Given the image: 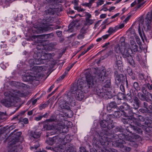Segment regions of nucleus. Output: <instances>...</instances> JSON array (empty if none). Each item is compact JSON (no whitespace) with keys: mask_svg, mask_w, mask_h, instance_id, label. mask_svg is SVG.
Listing matches in <instances>:
<instances>
[{"mask_svg":"<svg viewBox=\"0 0 152 152\" xmlns=\"http://www.w3.org/2000/svg\"><path fill=\"white\" fill-rule=\"evenodd\" d=\"M65 115L69 118L72 117L73 115V113L70 109L66 110L65 111Z\"/></svg>","mask_w":152,"mask_h":152,"instance_id":"obj_24","label":"nucleus"},{"mask_svg":"<svg viewBox=\"0 0 152 152\" xmlns=\"http://www.w3.org/2000/svg\"><path fill=\"white\" fill-rule=\"evenodd\" d=\"M118 99H119L121 101H123L125 97V95L123 93H119L118 94Z\"/></svg>","mask_w":152,"mask_h":152,"instance_id":"obj_35","label":"nucleus"},{"mask_svg":"<svg viewBox=\"0 0 152 152\" xmlns=\"http://www.w3.org/2000/svg\"><path fill=\"white\" fill-rule=\"evenodd\" d=\"M125 150L127 152L130 151L131 150V148L129 147H126L125 148Z\"/></svg>","mask_w":152,"mask_h":152,"instance_id":"obj_60","label":"nucleus"},{"mask_svg":"<svg viewBox=\"0 0 152 152\" xmlns=\"http://www.w3.org/2000/svg\"><path fill=\"white\" fill-rule=\"evenodd\" d=\"M77 90L75 92V99L79 101H81L83 99L84 97V94L83 91L84 92L83 89H81L79 88L77 85Z\"/></svg>","mask_w":152,"mask_h":152,"instance_id":"obj_15","label":"nucleus"},{"mask_svg":"<svg viewBox=\"0 0 152 152\" xmlns=\"http://www.w3.org/2000/svg\"><path fill=\"white\" fill-rule=\"evenodd\" d=\"M73 23H71L68 26L69 29L68 30V31L69 32H72V29H73L75 27L74 25H73Z\"/></svg>","mask_w":152,"mask_h":152,"instance_id":"obj_39","label":"nucleus"},{"mask_svg":"<svg viewBox=\"0 0 152 152\" xmlns=\"http://www.w3.org/2000/svg\"><path fill=\"white\" fill-rule=\"evenodd\" d=\"M129 47L130 49V51L131 52H136L138 50V46L136 44V45H134Z\"/></svg>","mask_w":152,"mask_h":152,"instance_id":"obj_33","label":"nucleus"},{"mask_svg":"<svg viewBox=\"0 0 152 152\" xmlns=\"http://www.w3.org/2000/svg\"><path fill=\"white\" fill-rule=\"evenodd\" d=\"M86 26L84 25V26L82 27L80 31V33H82L85 35L87 33V31L88 29V27H86Z\"/></svg>","mask_w":152,"mask_h":152,"instance_id":"obj_31","label":"nucleus"},{"mask_svg":"<svg viewBox=\"0 0 152 152\" xmlns=\"http://www.w3.org/2000/svg\"><path fill=\"white\" fill-rule=\"evenodd\" d=\"M52 25H44L43 27L38 28H37V31L38 33H41L44 31H47L49 30H52V28L50 27Z\"/></svg>","mask_w":152,"mask_h":152,"instance_id":"obj_18","label":"nucleus"},{"mask_svg":"<svg viewBox=\"0 0 152 152\" xmlns=\"http://www.w3.org/2000/svg\"><path fill=\"white\" fill-rule=\"evenodd\" d=\"M28 63L30 64H41L43 63L41 60H39V58H38L37 56H36L35 58L29 60Z\"/></svg>","mask_w":152,"mask_h":152,"instance_id":"obj_19","label":"nucleus"},{"mask_svg":"<svg viewBox=\"0 0 152 152\" xmlns=\"http://www.w3.org/2000/svg\"><path fill=\"white\" fill-rule=\"evenodd\" d=\"M127 32L129 33V35H130L131 36L130 38H133V37L136 34L134 29L130 28L127 31Z\"/></svg>","mask_w":152,"mask_h":152,"instance_id":"obj_25","label":"nucleus"},{"mask_svg":"<svg viewBox=\"0 0 152 152\" xmlns=\"http://www.w3.org/2000/svg\"><path fill=\"white\" fill-rule=\"evenodd\" d=\"M20 121L21 122H23L25 124H27L28 122V119L26 118L22 119L20 120Z\"/></svg>","mask_w":152,"mask_h":152,"instance_id":"obj_42","label":"nucleus"},{"mask_svg":"<svg viewBox=\"0 0 152 152\" xmlns=\"http://www.w3.org/2000/svg\"><path fill=\"white\" fill-rule=\"evenodd\" d=\"M115 64V66L117 67L119 69H121L123 66V63L122 59L121 56H116Z\"/></svg>","mask_w":152,"mask_h":152,"instance_id":"obj_17","label":"nucleus"},{"mask_svg":"<svg viewBox=\"0 0 152 152\" xmlns=\"http://www.w3.org/2000/svg\"><path fill=\"white\" fill-rule=\"evenodd\" d=\"M128 72L129 75H131L132 74V70L129 69L128 70Z\"/></svg>","mask_w":152,"mask_h":152,"instance_id":"obj_62","label":"nucleus"},{"mask_svg":"<svg viewBox=\"0 0 152 152\" xmlns=\"http://www.w3.org/2000/svg\"><path fill=\"white\" fill-rule=\"evenodd\" d=\"M130 106L126 103L123 102L122 104L119 107V109L121 112H125L124 110H127L130 109Z\"/></svg>","mask_w":152,"mask_h":152,"instance_id":"obj_20","label":"nucleus"},{"mask_svg":"<svg viewBox=\"0 0 152 152\" xmlns=\"http://www.w3.org/2000/svg\"><path fill=\"white\" fill-rule=\"evenodd\" d=\"M107 15L105 14H102L100 16L101 18H104L106 17Z\"/></svg>","mask_w":152,"mask_h":152,"instance_id":"obj_53","label":"nucleus"},{"mask_svg":"<svg viewBox=\"0 0 152 152\" xmlns=\"http://www.w3.org/2000/svg\"><path fill=\"white\" fill-rule=\"evenodd\" d=\"M96 74H91L86 73V81L79 80L77 83V86L80 89H83L84 93L87 92L88 89L94 87L96 84V79L99 77Z\"/></svg>","mask_w":152,"mask_h":152,"instance_id":"obj_2","label":"nucleus"},{"mask_svg":"<svg viewBox=\"0 0 152 152\" xmlns=\"http://www.w3.org/2000/svg\"><path fill=\"white\" fill-rule=\"evenodd\" d=\"M68 100V102H69V104L65 101L60 102L59 106L61 109H64L66 111L67 110L69 109L70 105L72 106L75 105V101L73 98H70Z\"/></svg>","mask_w":152,"mask_h":152,"instance_id":"obj_12","label":"nucleus"},{"mask_svg":"<svg viewBox=\"0 0 152 152\" xmlns=\"http://www.w3.org/2000/svg\"><path fill=\"white\" fill-rule=\"evenodd\" d=\"M99 80L103 83V86L105 88H109L110 85V77L108 74L103 71L99 75Z\"/></svg>","mask_w":152,"mask_h":152,"instance_id":"obj_11","label":"nucleus"},{"mask_svg":"<svg viewBox=\"0 0 152 152\" xmlns=\"http://www.w3.org/2000/svg\"><path fill=\"white\" fill-rule=\"evenodd\" d=\"M116 107L117 105L116 103L114 102H110L107 106V109H108V108H109V110H110V108H114Z\"/></svg>","mask_w":152,"mask_h":152,"instance_id":"obj_29","label":"nucleus"},{"mask_svg":"<svg viewBox=\"0 0 152 152\" xmlns=\"http://www.w3.org/2000/svg\"><path fill=\"white\" fill-rule=\"evenodd\" d=\"M41 134L40 132L37 131L31 132H30V136L34 138H39Z\"/></svg>","mask_w":152,"mask_h":152,"instance_id":"obj_22","label":"nucleus"},{"mask_svg":"<svg viewBox=\"0 0 152 152\" xmlns=\"http://www.w3.org/2000/svg\"><path fill=\"white\" fill-rule=\"evenodd\" d=\"M47 106V104H44L41 105L39 107L40 110H42L43 109L45 108Z\"/></svg>","mask_w":152,"mask_h":152,"instance_id":"obj_45","label":"nucleus"},{"mask_svg":"<svg viewBox=\"0 0 152 152\" xmlns=\"http://www.w3.org/2000/svg\"><path fill=\"white\" fill-rule=\"evenodd\" d=\"M145 86L147 87L148 88L149 90H151L152 89V85H150L149 83H148L146 85H145Z\"/></svg>","mask_w":152,"mask_h":152,"instance_id":"obj_46","label":"nucleus"},{"mask_svg":"<svg viewBox=\"0 0 152 152\" xmlns=\"http://www.w3.org/2000/svg\"><path fill=\"white\" fill-rule=\"evenodd\" d=\"M137 4V2L136 1L132 3L131 4V6L132 7H133Z\"/></svg>","mask_w":152,"mask_h":152,"instance_id":"obj_64","label":"nucleus"},{"mask_svg":"<svg viewBox=\"0 0 152 152\" xmlns=\"http://www.w3.org/2000/svg\"><path fill=\"white\" fill-rule=\"evenodd\" d=\"M104 2L103 0H99L97 2V4L98 5H101L103 4Z\"/></svg>","mask_w":152,"mask_h":152,"instance_id":"obj_47","label":"nucleus"},{"mask_svg":"<svg viewBox=\"0 0 152 152\" xmlns=\"http://www.w3.org/2000/svg\"><path fill=\"white\" fill-rule=\"evenodd\" d=\"M82 5L83 6L87 7L89 8H90L91 7L90 4L89 3H83L82 4Z\"/></svg>","mask_w":152,"mask_h":152,"instance_id":"obj_43","label":"nucleus"},{"mask_svg":"<svg viewBox=\"0 0 152 152\" xmlns=\"http://www.w3.org/2000/svg\"><path fill=\"white\" fill-rule=\"evenodd\" d=\"M128 44L126 46L120 47V45L117 44L115 46V51L117 53H121L123 57L126 58L128 63L133 67L135 66V64L131 53L129 52L130 49L128 48Z\"/></svg>","mask_w":152,"mask_h":152,"instance_id":"obj_3","label":"nucleus"},{"mask_svg":"<svg viewBox=\"0 0 152 152\" xmlns=\"http://www.w3.org/2000/svg\"><path fill=\"white\" fill-rule=\"evenodd\" d=\"M125 38L124 37H122L120 39V47H122L123 46H126L127 44H125Z\"/></svg>","mask_w":152,"mask_h":152,"instance_id":"obj_30","label":"nucleus"},{"mask_svg":"<svg viewBox=\"0 0 152 152\" xmlns=\"http://www.w3.org/2000/svg\"><path fill=\"white\" fill-rule=\"evenodd\" d=\"M66 74H65V73L60 77L58 78L59 80L63 79L65 76Z\"/></svg>","mask_w":152,"mask_h":152,"instance_id":"obj_51","label":"nucleus"},{"mask_svg":"<svg viewBox=\"0 0 152 152\" xmlns=\"http://www.w3.org/2000/svg\"><path fill=\"white\" fill-rule=\"evenodd\" d=\"M7 93L6 92L4 93V95L5 96V99L1 100V103L3 105L7 107H10L17 102L19 99L18 96H23L25 95L23 93L19 91L17 92L15 95L11 93L7 96Z\"/></svg>","mask_w":152,"mask_h":152,"instance_id":"obj_4","label":"nucleus"},{"mask_svg":"<svg viewBox=\"0 0 152 152\" xmlns=\"http://www.w3.org/2000/svg\"><path fill=\"white\" fill-rule=\"evenodd\" d=\"M130 137L129 136H127L126 137V140L130 141L131 142L132 141H134V139H136L137 138H138L139 137V136L137 134V135H134L133 138H132V137L131 138H130Z\"/></svg>","mask_w":152,"mask_h":152,"instance_id":"obj_28","label":"nucleus"},{"mask_svg":"<svg viewBox=\"0 0 152 152\" xmlns=\"http://www.w3.org/2000/svg\"><path fill=\"white\" fill-rule=\"evenodd\" d=\"M44 66H31L30 70L25 75L27 80L32 81L37 80V77L39 75V73L44 71Z\"/></svg>","mask_w":152,"mask_h":152,"instance_id":"obj_5","label":"nucleus"},{"mask_svg":"<svg viewBox=\"0 0 152 152\" xmlns=\"http://www.w3.org/2000/svg\"><path fill=\"white\" fill-rule=\"evenodd\" d=\"M85 35L80 32L79 34L77 36L78 39H83Z\"/></svg>","mask_w":152,"mask_h":152,"instance_id":"obj_41","label":"nucleus"},{"mask_svg":"<svg viewBox=\"0 0 152 152\" xmlns=\"http://www.w3.org/2000/svg\"><path fill=\"white\" fill-rule=\"evenodd\" d=\"M54 36L53 34L52 33L50 34H45L42 35H38V36H33L32 38L34 39H37L40 36H43L45 38H52Z\"/></svg>","mask_w":152,"mask_h":152,"instance_id":"obj_21","label":"nucleus"},{"mask_svg":"<svg viewBox=\"0 0 152 152\" xmlns=\"http://www.w3.org/2000/svg\"><path fill=\"white\" fill-rule=\"evenodd\" d=\"M60 136L61 135H60L59 136H56L53 137V138H50L49 140L47 141V143L49 145H52L55 143H58L63 139L64 141H66L67 142H70L71 140L70 136L69 135H66L64 138H60Z\"/></svg>","mask_w":152,"mask_h":152,"instance_id":"obj_10","label":"nucleus"},{"mask_svg":"<svg viewBox=\"0 0 152 152\" xmlns=\"http://www.w3.org/2000/svg\"><path fill=\"white\" fill-rule=\"evenodd\" d=\"M136 44L134 41V39L133 38H130V44H128L129 45L128 48H129V47L134 45H136Z\"/></svg>","mask_w":152,"mask_h":152,"instance_id":"obj_36","label":"nucleus"},{"mask_svg":"<svg viewBox=\"0 0 152 152\" xmlns=\"http://www.w3.org/2000/svg\"><path fill=\"white\" fill-rule=\"evenodd\" d=\"M72 3L74 4L75 6H77L78 4L77 1L76 0L72 2Z\"/></svg>","mask_w":152,"mask_h":152,"instance_id":"obj_52","label":"nucleus"},{"mask_svg":"<svg viewBox=\"0 0 152 152\" xmlns=\"http://www.w3.org/2000/svg\"><path fill=\"white\" fill-rule=\"evenodd\" d=\"M108 35V34H106L104 35L103 36H102V38L103 39H107L109 37V35Z\"/></svg>","mask_w":152,"mask_h":152,"instance_id":"obj_61","label":"nucleus"},{"mask_svg":"<svg viewBox=\"0 0 152 152\" xmlns=\"http://www.w3.org/2000/svg\"><path fill=\"white\" fill-rule=\"evenodd\" d=\"M42 118L41 116H39L35 117V119L36 121H38L41 120Z\"/></svg>","mask_w":152,"mask_h":152,"instance_id":"obj_48","label":"nucleus"},{"mask_svg":"<svg viewBox=\"0 0 152 152\" xmlns=\"http://www.w3.org/2000/svg\"><path fill=\"white\" fill-rule=\"evenodd\" d=\"M134 100L136 104H137L138 103L139 99L137 97H135L134 99Z\"/></svg>","mask_w":152,"mask_h":152,"instance_id":"obj_54","label":"nucleus"},{"mask_svg":"<svg viewBox=\"0 0 152 152\" xmlns=\"http://www.w3.org/2000/svg\"><path fill=\"white\" fill-rule=\"evenodd\" d=\"M62 31H57L56 34L58 36H61L62 34Z\"/></svg>","mask_w":152,"mask_h":152,"instance_id":"obj_63","label":"nucleus"},{"mask_svg":"<svg viewBox=\"0 0 152 152\" xmlns=\"http://www.w3.org/2000/svg\"><path fill=\"white\" fill-rule=\"evenodd\" d=\"M120 88L121 91L123 92H124L125 91V88L124 86L122 85H121L120 86Z\"/></svg>","mask_w":152,"mask_h":152,"instance_id":"obj_49","label":"nucleus"},{"mask_svg":"<svg viewBox=\"0 0 152 152\" xmlns=\"http://www.w3.org/2000/svg\"><path fill=\"white\" fill-rule=\"evenodd\" d=\"M106 118V119L104 118L103 120L100 121V124L101 126L104 128H107L109 129H113L115 126L113 120H112L111 115H107Z\"/></svg>","mask_w":152,"mask_h":152,"instance_id":"obj_9","label":"nucleus"},{"mask_svg":"<svg viewBox=\"0 0 152 152\" xmlns=\"http://www.w3.org/2000/svg\"><path fill=\"white\" fill-rule=\"evenodd\" d=\"M122 75H116L115 77V82L117 84L120 83L121 80V77Z\"/></svg>","mask_w":152,"mask_h":152,"instance_id":"obj_34","label":"nucleus"},{"mask_svg":"<svg viewBox=\"0 0 152 152\" xmlns=\"http://www.w3.org/2000/svg\"><path fill=\"white\" fill-rule=\"evenodd\" d=\"M124 24L122 23L119 26H116V27H117V30L118 29H119L122 28H123V27H124Z\"/></svg>","mask_w":152,"mask_h":152,"instance_id":"obj_44","label":"nucleus"},{"mask_svg":"<svg viewBox=\"0 0 152 152\" xmlns=\"http://www.w3.org/2000/svg\"><path fill=\"white\" fill-rule=\"evenodd\" d=\"M39 147V145H37L36 146L34 145L33 147H31L30 148V149L31 150H33V149L35 148V150H36L38 147Z\"/></svg>","mask_w":152,"mask_h":152,"instance_id":"obj_58","label":"nucleus"},{"mask_svg":"<svg viewBox=\"0 0 152 152\" xmlns=\"http://www.w3.org/2000/svg\"><path fill=\"white\" fill-rule=\"evenodd\" d=\"M74 8L75 10H77L78 12H83L85 10L84 9L81 8L77 6H74Z\"/></svg>","mask_w":152,"mask_h":152,"instance_id":"obj_40","label":"nucleus"},{"mask_svg":"<svg viewBox=\"0 0 152 152\" xmlns=\"http://www.w3.org/2000/svg\"><path fill=\"white\" fill-rule=\"evenodd\" d=\"M80 152H86L85 149L83 147H80Z\"/></svg>","mask_w":152,"mask_h":152,"instance_id":"obj_59","label":"nucleus"},{"mask_svg":"<svg viewBox=\"0 0 152 152\" xmlns=\"http://www.w3.org/2000/svg\"><path fill=\"white\" fill-rule=\"evenodd\" d=\"M145 22H144L143 19H140L138 27V32L141 38H142V36L141 31V28L143 26L144 29H145L146 27H147V30H149L151 29V27L152 26V12H148L145 18Z\"/></svg>","mask_w":152,"mask_h":152,"instance_id":"obj_6","label":"nucleus"},{"mask_svg":"<svg viewBox=\"0 0 152 152\" xmlns=\"http://www.w3.org/2000/svg\"><path fill=\"white\" fill-rule=\"evenodd\" d=\"M36 55L37 56L38 58H39V60H41L43 62V63L42 64L45 63L46 61L47 62L49 61L52 57L54 56L53 54L50 53H45L44 55H42L40 52L37 53Z\"/></svg>","mask_w":152,"mask_h":152,"instance_id":"obj_14","label":"nucleus"},{"mask_svg":"<svg viewBox=\"0 0 152 152\" xmlns=\"http://www.w3.org/2000/svg\"><path fill=\"white\" fill-rule=\"evenodd\" d=\"M114 116L116 118H119L121 115L123 116V114L121 112L119 111H115L113 114Z\"/></svg>","mask_w":152,"mask_h":152,"instance_id":"obj_32","label":"nucleus"},{"mask_svg":"<svg viewBox=\"0 0 152 152\" xmlns=\"http://www.w3.org/2000/svg\"><path fill=\"white\" fill-rule=\"evenodd\" d=\"M125 135L123 134H119V135L114 134L112 139L109 137H99V139L94 138L93 140V145L99 152H110L107 149V146L110 142H112V144L115 146H118L120 145L123 144L124 141Z\"/></svg>","mask_w":152,"mask_h":152,"instance_id":"obj_1","label":"nucleus"},{"mask_svg":"<svg viewBox=\"0 0 152 152\" xmlns=\"http://www.w3.org/2000/svg\"><path fill=\"white\" fill-rule=\"evenodd\" d=\"M85 20L89 18H91V15L89 13L87 12H85Z\"/></svg>","mask_w":152,"mask_h":152,"instance_id":"obj_38","label":"nucleus"},{"mask_svg":"<svg viewBox=\"0 0 152 152\" xmlns=\"http://www.w3.org/2000/svg\"><path fill=\"white\" fill-rule=\"evenodd\" d=\"M95 19L89 18L85 20V23L84 24L85 25H88L90 26L94 22Z\"/></svg>","mask_w":152,"mask_h":152,"instance_id":"obj_26","label":"nucleus"},{"mask_svg":"<svg viewBox=\"0 0 152 152\" xmlns=\"http://www.w3.org/2000/svg\"><path fill=\"white\" fill-rule=\"evenodd\" d=\"M133 114V111L132 110L128 112V114L125 112H123V116L126 117H128L129 119H131L134 124H136L137 123V120L134 117Z\"/></svg>","mask_w":152,"mask_h":152,"instance_id":"obj_16","label":"nucleus"},{"mask_svg":"<svg viewBox=\"0 0 152 152\" xmlns=\"http://www.w3.org/2000/svg\"><path fill=\"white\" fill-rule=\"evenodd\" d=\"M54 87V85L53 84L52 85V86L48 89V92H50Z\"/></svg>","mask_w":152,"mask_h":152,"instance_id":"obj_57","label":"nucleus"},{"mask_svg":"<svg viewBox=\"0 0 152 152\" xmlns=\"http://www.w3.org/2000/svg\"><path fill=\"white\" fill-rule=\"evenodd\" d=\"M46 148L48 150H51V152H75V150L73 148L72 145L69 144L66 145L64 150L60 147H57L54 148L47 147Z\"/></svg>","mask_w":152,"mask_h":152,"instance_id":"obj_8","label":"nucleus"},{"mask_svg":"<svg viewBox=\"0 0 152 152\" xmlns=\"http://www.w3.org/2000/svg\"><path fill=\"white\" fill-rule=\"evenodd\" d=\"M148 97L150 99V100L152 101V95L150 94L149 93L148 94Z\"/></svg>","mask_w":152,"mask_h":152,"instance_id":"obj_56","label":"nucleus"},{"mask_svg":"<svg viewBox=\"0 0 152 152\" xmlns=\"http://www.w3.org/2000/svg\"><path fill=\"white\" fill-rule=\"evenodd\" d=\"M117 27H116V26L114 27H110L107 31V32L109 33V35L117 31Z\"/></svg>","mask_w":152,"mask_h":152,"instance_id":"obj_27","label":"nucleus"},{"mask_svg":"<svg viewBox=\"0 0 152 152\" xmlns=\"http://www.w3.org/2000/svg\"><path fill=\"white\" fill-rule=\"evenodd\" d=\"M120 14L119 13H117L115 14V15H114L113 16H112L110 18L111 19H113V18H116V17L118 16Z\"/></svg>","mask_w":152,"mask_h":152,"instance_id":"obj_55","label":"nucleus"},{"mask_svg":"<svg viewBox=\"0 0 152 152\" xmlns=\"http://www.w3.org/2000/svg\"><path fill=\"white\" fill-rule=\"evenodd\" d=\"M54 129L56 130V132H53V130H51V131L47 133V137L50 135H53L57 132L59 133H66L68 131V127L62 121H61L56 125L55 126Z\"/></svg>","mask_w":152,"mask_h":152,"instance_id":"obj_7","label":"nucleus"},{"mask_svg":"<svg viewBox=\"0 0 152 152\" xmlns=\"http://www.w3.org/2000/svg\"><path fill=\"white\" fill-rule=\"evenodd\" d=\"M130 18V16H128L124 20V22H125V23H126L127 22L129 21Z\"/></svg>","mask_w":152,"mask_h":152,"instance_id":"obj_50","label":"nucleus"},{"mask_svg":"<svg viewBox=\"0 0 152 152\" xmlns=\"http://www.w3.org/2000/svg\"><path fill=\"white\" fill-rule=\"evenodd\" d=\"M8 148L9 151L11 152H18L22 149L17 140L12 142Z\"/></svg>","mask_w":152,"mask_h":152,"instance_id":"obj_13","label":"nucleus"},{"mask_svg":"<svg viewBox=\"0 0 152 152\" xmlns=\"http://www.w3.org/2000/svg\"><path fill=\"white\" fill-rule=\"evenodd\" d=\"M133 87L137 90H139L140 89V87L139 84L137 82H134L133 83Z\"/></svg>","mask_w":152,"mask_h":152,"instance_id":"obj_37","label":"nucleus"},{"mask_svg":"<svg viewBox=\"0 0 152 152\" xmlns=\"http://www.w3.org/2000/svg\"><path fill=\"white\" fill-rule=\"evenodd\" d=\"M54 9L51 8L45 11V12L46 15H53L54 13Z\"/></svg>","mask_w":152,"mask_h":152,"instance_id":"obj_23","label":"nucleus"}]
</instances>
